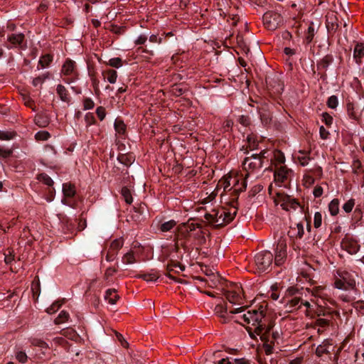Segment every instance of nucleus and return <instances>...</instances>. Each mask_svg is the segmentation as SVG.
<instances>
[{
  "label": "nucleus",
  "instance_id": "f257e3e1",
  "mask_svg": "<svg viewBox=\"0 0 364 364\" xmlns=\"http://www.w3.org/2000/svg\"><path fill=\"white\" fill-rule=\"evenodd\" d=\"M184 277L187 279H179L176 277L173 276V274H164V277H161L159 274H136V277L139 279H141L144 281H146L147 282L150 283H155V282H168V280H173L175 282L180 283V284H191V282L189 280V279H191L192 280L198 281L199 284H201L202 287H205L206 285L210 287H217L218 283L220 282L218 279H210L209 280L205 278H203L199 276H193L191 275V277H188V274H182Z\"/></svg>",
  "mask_w": 364,
  "mask_h": 364
},
{
  "label": "nucleus",
  "instance_id": "f03ea898",
  "mask_svg": "<svg viewBox=\"0 0 364 364\" xmlns=\"http://www.w3.org/2000/svg\"><path fill=\"white\" fill-rule=\"evenodd\" d=\"M265 311L264 310H252L247 311L242 316L245 322L250 323L252 322V325L255 326V333L257 334L262 333L268 328L265 323H262L263 318L265 317Z\"/></svg>",
  "mask_w": 364,
  "mask_h": 364
},
{
  "label": "nucleus",
  "instance_id": "7ed1b4c3",
  "mask_svg": "<svg viewBox=\"0 0 364 364\" xmlns=\"http://www.w3.org/2000/svg\"><path fill=\"white\" fill-rule=\"evenodd\" d=\"M266 153L267 151L263 150L258 154H252L251 156L246 157L244 159L242 166L247 171V173L245 175V179L249 176L250 172H253L262 168Z\"/></svg>",
  "mask_w": 364,
  "mask_h": 364
},
{
  "label": "nucleus",
  "instance_id": "20e7f679",
  "mask_svg": "<svg viewBox=\"0 0 364 364\" xmlns=\"http://www.w3.org/2000/svg\"><path fill=\"white\" fill-rule=\"evenodd\" d=\"M335 275L334 286L336 288L348 291L355 287V280L351 274H338Z\"/></svg>",
  "mask_w": 364,
  "mask_h": 364
},
{
  "label": "nucleus",
  "instance_id": "39448f33",
  "mask_svg": "<svg viewBox=\"0 0 364 364\" xmlns=\"http://www.w3.org/2000/svg\"><path fill=\"white\" fill-rule=\"evenodd\" d=\"M262 18L264 26L271 31L277 29L283 21L282 16L274 11H267Z\"/></svg>",
  "mask_w": 364,
  "mask_h": 364
},
{
  "label": "nucleus",
  "instance_id": "423d86ee",
  "mask_svg": "<svg viewBox=\"0 0 364 364\" xmlns=\"http://www.w3.org/2000/svg\"><path fill=\"white\" fill-rule=\"evenodd\" d=\"M224 213V208H214L210 213H206L204 215L208 223L215 228H220L224 226V220L222 216Z\"/></svg>",
  "mask_w": 364,
  "mask_h": 364
},
{
  "label": "nucleus",
  "instance_id": "0eeeda50",
  "mask_svg": "<svg viewBox=\"0 0 364 364\" xmlns=\"http://www.w3.org/2000/svg\"><path fill=\"white\" fill-rule=\"evenodd\" d=\"M255 264L259 271L264 272L271 265L273 255L269 251H263L257 253L255 257Z\"/></svg>",
  "mask_w": 364,
  "mask_h": 364
},
{
  "label": "nucleus",
  "instance_id": "6e6552de",
  "mask_svg": "<svg viewBox=\"0 0 364 364\" xmlns=\"http://www.w3.org/2000/svg\"><path fill=\"white\" fill-rule=\"evenodd\" d=\"M257 109L259 114L262 124L264 126L269 125L272 120V114L270 111L269 105L265 102H262L259 103V105L257 107Z\"/></svg>",
  "mask_w": 364,
  "mask_h": 364
},
{
  "label": "nucleus",
  "instance_id": "1a4fd4ad",
  "mask_svg": "<svg viewBox=\"0 0 364 364\" xmlns=\"http://www.w3.org/2000/svg\"><path fill=\"white\" fill-rule=\"evenodd\" d=\"M61 73L64 75H72V80H65V82L68 84L72 82L75 79L77 78V76L75 62L71 59H67L62 66Z\"/></svg>",
  "mask_w": 364,
  "mask_h": 364
},
{
  "label": "nucleus",
  "instance_id": "9d476101",
  "mask_svg": "<svg viewBox=\"0 0 364 364\" xmlns=\"http://www.w3.org/2000/svg\"><path fill=\"white\" fill-rule=\"evenodd\" d=\"M25 41V36L23 33H12L7 36L8 44L6 47L8 49L14 48H22Z\"/></svg>",
  "mask_w": 364,
  "mask_h": 364
},
{
  "label": "nucleus",
  "instance_id": "9b49d317",
  "mask_svg": "<svg viewBox=\"0 0 364 364\" xmlns=\"http://www.w3.org/2000/svg\"><path fill=\"white\" fill-rule=\"evenodd\" d=\"M139 250L134 247L129 252L123 255L122 257L121 266L123 267L124 265L133 264L135 262L139 261Z\"/></svg>",
  "mask_w": 364,
  "mask_h": 364
},
{
  "label": "nucleus",
  "instance_id": "f8f14e48",
  "mask_svg": "<svg viewBox=\"0 0 364 364\" xmlns=\"http://www.w3.org/2000/svg\"><path fill=\"white\" fill-rule=\"evenodd\" d=\"M287 245L284 241H279L277 245L274 265H282L287 256Z\"/></svg>",
  "mask_w": 364,
  "mask_h": 364
},
{
  "label": "nucleus",
  "instance_id": "ddd939ff",
  "mask_svg": "<svg viewBox=\"0 0 364 364\" xmlns=\"http://www.w3.org/2000/svg\"><path fill=\"white\" fill-rule=\"evenodd\" d=\"M273 328V324L270 323L268 325V328L266 331H264L262 333L258 334L260 336L261 340L264 342V348L266 354L269 355L273 352L274 342L269 341L268 335Z\"/></svg>",
  "mask_w": 364,
  "mask_h": 364
},
{
  "label": "nucleus",
  "instance_id": "4468645a",
  "mask_svg": "<svg viewBox=\"0 0 364 364\" xmlns=\"http://www.w3.org/2000/svg\"><path fill=\"white\" fill-rule=\"evenodd\" d=\"M326 24L328 32L331 34H334L339 27L338 19L336 15L333 13L328 14L326 16Z\"/></svg>",
  "mask_w": 364,
  "mask_h": 364
},
{
  "label": "nucleus",
  "instance_id": "2eb2a0df",
  "mask_svg": "<svg viewBox=\"0 0 364 364\" xmlns=\"http://www.w3.org/2000/svg\"><path fill=\"white\" fill-rule=\"evenodd\" d=\"M343 250H346L351 255L355 254L360 249V245L357 241L352 239H345L341 242Z\"/></svg>",
  "mask_w": 364,
  "mask_h": 364
},
{
  "label": "nucleus",
  "instance_id": "dca6fc26",
  "mask_svg": "<svg viewBox=\"0 0 364 364\" xmlns=\"http://www.w3.org/2000/svg\"><path fill=\"white\" fill-rule=\"evenodd\" d=\"M334 58L331 54H327L323 56L319 61L316 63L317 70L319 71H323V76H325V72L327 70L328 66L333 62Z\"/></svg>",
  "mask_w": 364,
  "mask_h": 364
},
{
  "label": "nucleus",
  "instance_id": "f3484780",
  "mask_svg": "<svg viewBox=\"0 0 364 364\" xmlns=\"http://www.w3.org/2000/svg\"><path fill=\"white\" fill-rule=\"evenodd\" d=\"M364 57V43H357L353 50V58L357 64L362 63V58Z\"/></svg>",
  "mask_w": 364,
  "mask_h": 364
},
{
  "label": "nucleus",
  "instance_id": "a211bd4d",
  "mask_svg": "<svg viewBox=\"0 0 364 364\" xmlns=\"http://www.w3.org/2000/svg\"><path fill=\"white\" fill-rule=\"evenodd\" d=\"M34 122L40 127H46L50 124V117L46 113H39L36 115Z\"/></svg>",
  "mask_w": 364,
  "mask_h": 364
},
{
  "label": "nucleus",
  "instance_id": "6ab92c4d",
  "mask_svg": "<svg viewBox=\"0 0 364 364\" xmlns=\"http://www.w3.org/2000/svg\"><path fill=\"white\" fill-rule=\"evenodd\" d=\"M225 296L228 301L232 304L240 305L242 304V297L241 294H237V292L225 291Z\"/></svg>",
  "mask_w": 364,
  "mask_h": 364
},
{
  "label": "nucleus",
  "instance_id": "aec40b11",
  "mask_svg": "<svg viewBox=\"0 0 364 364\" xmlns=\"http://www.w3.org/2000/svg\"><path fill=\"white\" fill-rule=\"evenodd\" d=\"M290 171H291L286 166H282L274 173L275 180L280 182H284L287 178L288 174Z\"/></svg>",
  "mask_w": 364,
  "mask_h": 364
},
{
  "label": "nucleus",
  "instance_id": "412c9836",
  "mask_svg": "<svg viewBox=\"0 0 364 364\" xmlns=\"http://www.w3.org/2000/svg\"><path fill=\"white\" fill-rule=\"evenodd\" d=\"M117 160L126 166H129L134 161L135 157L132 153L121 154L117 156Z\"/></svg>",
  "mask_w": 364,
  "mask_h": 364
},
{
  "label": "nucleus",
  "instance_id": "4be33fe9",
  "mask_svg": "<svg viewBox=\"0 0 364 364\" xmlns=\"http://www.w3.org/2000/svg\"><path fill=\"white\" fill-rule=\"evenodd\" d=\"M331 343L329 341L325 340L322 344L319 345L316 349V355L318 357H321L323 354L330 355L331 352L328 350V346H331Z\"/></svg>",
  "mask_w": 364,
  "mask_h": 364
},
{
  "label": "nucleus",
  "instance_id": "5701e85b",
  "mask_svg": "<svg viewBox=\"0 0 364 364\" xmlns=\"http://www.w3.org/2000/svg\"><path fill=\"white\" fill-rule=\"evenodd\" d=\"M56 92L59 96L60 99L65 102H70V97L68 92L65 86L63 85H58L56 87Z\"/></svg>",
  "mask_w": 364,
  "mask_h": 364
},
{
  "label": "nucleus",
  "instance_id": "b1692460",
  "mask_svg": "<svg viewBox=\"0 0 364 364\" xmlns=\"http://www.w3.org/2000/svg\"><path fill=\"white\" fill-rule=\"evenodd\" d=\"M119 298L115 289H109L105 292V299L110 304H115Z\"/></svg>",
  "mask_w": 364,
  "mask_h": 364
},
{
  "label": "nucleus",
  "instance_id": "393cba45",
  "mask_svg": "<svg viewBox=\"0 0 364 364\" xmlns=\"http://www.w3.org/2000/svg\"><path fill=\"white\" fill-rule=\"evenodd\" d=\"M348 115L350 118L358 121L360 119V114L355 110L354 104L348 102L346 105Z\"/></svg>",
  "mask_w": 364,
  "mask_h": 364
},
{
  "label": "nucleus",
  "instance_id": "a878e982",
  "mask_svg": "<svg viewBox=\"0 0 364 364\" xmlns=\"http://www.w3.org/2000/svg\"><path fill=\"white\" fill-rule=\"evenodd\" d=\"M63 192L66 197L71 198L74 196L75 194L74 185L71 183H64L63 185Z\"/></svg>",
  "mask_w": 364,
  "mask_h": 364
},
{
  "label": "nucleus",
  "instance_id": "bb28decb",
  "mask_svg": "<svg viewBox=\"0 0 364 364\" xmlns=\"http://www.w3.org/2000/svg\"><path fill=\"white\" fill-rule=\"evenodd\" d=\"M188 90L186 86L181 84H176L172 86L171 92L173 95L179 97Z\"/></svg>",
  "mask_w": 364,
  "mask_h": 364
},
{
  "label": "nucleus",
  "instance_id": "cd10ccee",
  "mask_svg": "<svg viewBox=\"0 0 364 364\" xmlns=\"http://www.w3.org/2000/svg\"><path fill=\"white\" fill-rule=\"evenodd\" d=\"M105 77H106L108 82L111 84H114L117 81V73L114 70H108L103 73Z\"/></svg>",
  "mask_w": 364,
  "mask_h": 364
},
{
  "label": "nucleus",
  "instance_id": "c85d7f7f",
  "mask_svg": "<svg viewBox=\"0 0 364 364\" xmlns=\"http://www.w3.org/2000/svg\"><path fill=\"white\" fill-rule=\"evenodd\" d=\"M328 209L330 211V213L331 215H336L338 213L339 211V200L338 199H333L332 200L329 205H328Z\"/></svg>",
  "mask_w": 364,
  "mask_h": 364
},
{
  "label": "nucleus",
  "instance_id": "c756f323",
  "mask_svg": "<svg viewBox=\"0 0 364 364\" xmlns=\"http://www.w3.org/2000/svg\"><path fill=\"white\" fill-rule=\"evenodd\" d=\"M123 245H124L123 239L118 238V239L114 240L110 243L109 248H110L111 250H112L118 253L119 250L123 247Z\"/></svg>",
  "mask_w": 364,
  "mask_h": 364
},
{
  "label": "nucleus",
  "instance_id": "7c9ffc66",
  "mask_svg": "<svg viewBox=\"0 0 364 364\" xmlns=\"http://www.w3.org/2000/svg\"><path fill=\"white\" fill-rule=\"evenodd\" d=\"M121 194L127 204H131L133 201L131 191L126 186L121 190Z\"/></svg>",
  "mask_w": 364,
  "mask_h": 364
},
{
  "label": "nucleus",
  "instance_id": "2f4dec72",
  "mask_svg": "<svg viewBox=\"0 0 364 364\" xmlns=\"http://www.w3.org/2000/svg\"><path fill=\"white\" fill-rule=\"evenodd\" d=\"M315 35V29L314 23L311 22L308 27L307 32L305 37V41L307 44H309L314 39Z\"/></svg>",
  "mask_w": 364,
  "mask_h": 364
},
{
  "label": "nucleus",
  "instance_id": "473e14b6",
  "mask_svg": "<svg viewBox=\"0 0 364 364\" xmlns=\"http://www.w3.org/2000/svg\"><path fill=\"white\" fill-rule=\"evenodd\" d=\"M53 60V56L50 54H46L43 55L38 62V64L41 65V68H44L46 67L49 66L50 63Z\"/></svg>",
  "mask_w": 364,
  "mask_h": 364
},
{
  "label": "nucleus",
  "instance_id": "72a5a7b5",
  "mask_svg": "<svg viewBox=\"0 0 364 364\" xmlns=\"http://www.w3.org/2000/svg\"><path fill=\"white\" fill-rule=\"evenodd\" d=\"M38 180L43 182L44 184L51 186L53 184L52 178L46 173H42L38 176Z\"/></svg>",
  "mask_w": 364,
  "mask_h": 364
},
{
  "label": "nucleus",
  "instance_id": "f704fd0d",
  "mask_svg": "<svg viewBox=\"0 0 364 364\" xmlns=\"http://www.w3.org/2000/svg\"><path fill=\"white\" fill-rule=\"evenodd\" d=\"M69 318V314L65 311H62L55 319L54 323L56 325L60 324L66 321Z\"/></svg>",
  "mask_w": 364,
  "mask_h": 364
},
{
  "label": "nucleus",
  "instance_id": "c9c22d12",
  "mask_svg": "<svg viewBox=\"0 0 364 364\" xmlns=\"http://www.w3.org/2000/svg\"><path fill=\"white\" fill-rule=\"evenodd\" d=\"M49 76L50 73H46L45 74H43L42 75L35 77L32 82L33 85L36 87L38 85H42L46 79L49 78Z\"/></svg>",
  "mask_w": 364,
  "mask_h": 364
},
{
  "label": "nucleus",
  "instance_id": "e433bc0d",
  "mask_svg": "<svg viewBox=\"0 0 364 364\" xmlns=\"http://www.w3.org/2000/svg\"><path fill=\"white\" fill-rule=\"evenodd\" d=\"M176 225V221L173 220H171L169 221L162 223L160 226V230L162 232H168L171 230Z\"/></svg>",
  "mask_w": 364,
  "mask_h": 364
},
{
  "label": "nucleus",
  "instance_id": "4c0bfd02",
  "mask_svg": "<svg viewBox=\"0 0 364 364\" xmlns=\"http://www.w3.org/2000/svg\"><path fill=\"white\" fill-rule=\"evenodd\" d=\"M352 169H353V173L355 174H357V175L360 174L361 172L363 171V170L362 168V164L360 160H358V159L353 160V164H352Z\"/></svg>",
  "mask_w": 364,
  "mask_h": 364
},
{
  "label": "nucleus",
  "instance_id": "58836bf2",
  "mask_svg": "<svg viewBox=\"0 0 364 364\" xmlns=\"http://www.w3.org/2000/svg\"><path fill=\"white\" fill-rule=\"evenodd\" d=\"M299 153L301 154L302 156H299L298 160L302 166H305L309 164L310 160L309 153H306L305 151H300Z\"/></svg>",
  "mask_w": 364,
  "mask_h": 364
},
{
  "label": "nucleus",
  "instance_id": "ea45409f",
  "mask_svg": "<svg viewBox=\"0 0 364 364\" xmlns=\"http://www.w3.org/2000/svg\"><path fill=\"white\" fill-rule=\"evenodd\" d=\"M285 204L289 206L291 208L296 209L298 206H299V203L296 199L291 198L289 196H286L283 200Z\"/></svg>",
  "mask_w": 364,
  "mask_h": 364
},
{
  "label": "nucleus",
  "instance_id": "a19ab883",
  "mask_svg": "<svg viewBox=\"0 0 364 364\" xmlns=\"http://www.w3.org/2000/svg\"><path fill=\"white\" fill-rule=\"evenodd\" d=\"M235 215V211L234 212V213L232 214L230 212L227 211L225 209H224V213L222 216V220H224V225L230 223L234 219Z\"/></svg>",
  "mask_w": 364,
  "mask_h": 364
},
{
  "label": "nucleus",
  "instance_id": "79ce46f5",
  "mask_svg": "<svg viewBox=\"0 0 364 364\" xmlns=\"http://www.w3.org/2000/svg\"><path fill=\"white\" fill-rule=\"evenodd\" d=\"M114 128H115V130L119 134H124L126 130V125L124 124L123 121L119 120V119H116L115 122H114Z\"/></svg>",
  "mask_w": 364,
  "mask_h": 364
},
{
  "label": "nucleus",
  "instance_id": "37998d69",
  "mask_svg": "<svg viewBox=\"0 0 364 364\" xmlns=\"http://www.w3.org/2000/svg\"><path fill=\"white\" fill-rule=\"evenodd\" d=\"M62 304H63V301H55V302H53L52 304V305H50L48 308H47L46 312L50 314L56 312L60 309Z\"/></svg>",
  "mask_w": 364,
  "mask_h": 364
},
{
  "label": "nucleus",
  "instance_id": "c03bdc74",
  "mask_svg": "<svg viewBox=\"0 0 364 364\" xmlns=\"http://www.w3.org/2000/svg\"><path fill=\"white\" fill-rule=\"evenodd\" d=\"M50 136V134L47 131H40L38 132L36 135L35 138L38 141H46L48 140Z\"/></svg>",
  "mask_w": 364,
  "mask_h": 364
},
{
  "label": "nucleus",
  "instance_id": "a18cd8bd",
  "mask_svg": "<svg viewBox=\"0 0 364 364\" xmlns=\"http://www.w3.org/2000/svg\"><path fill=\"white\" fill-rule=\"evenodd\" d=\"M107 65L113 68H119L122 65V60L118 57L113 58L109 60Z\"/></svg>",
  "mask_w": 364,
  "mask_h": 364
},
{
  "label": "nucleus",
  "instance_id": "49530a36",
  "mask_svg": "<svg viewBox=\"0 0 364 364\" xmlns=\"http://www.w3.org/2000/svg\"><path fill=\"white\" fill-rule=\"evenodd\" d=\"M16 358L21 363H25L28 360V356L24 351L17 350L16 352Z\"/></svg>",
  "mask_w": 364,
  "mask_h": 364
},
{
  "label": "nucleus",
  "instance_id": "de8ad7c7",
  "mask_svg": "<svg viewBox=\"0 0 364 364\" xmlns=\"http://www.w3.org/2000/svg\"><path fill=\"white\" fill-rule=\"evenodd\" d=\"M31 344L34 346L38 347L41 349H47L48 348V345L41 339L35 338L31 341Z\"/></svg>",
  "mask_w": 364,
  "mask_h": 364
},
{
  "label": "nucleus",
  "instance_id": "09e8293b",
  "mask_svg": "<svg viewBox=\"0 0 364 364\" xmlns=\"http://www.w3.org/2000/svg\"><path fill=\"white\" fill-rule=\"evenodd\" d=\"M16 136L15 132L0 131V139L1 140H10Z\"/></svg>",
  "mask_w": 364,
  "mask_h": 364
},
{
  "label": "nucleus",
  "instance_id": "8fccbe9b",
  "mask_svg": "<svg viewBox=\"0 0 364 364\" xmlns=\"http://www.w3.org/2000/svg\"><path fill=\"white\" fill-rule=\"evenodd\" d=\"M247 187V183L245 180H243V181L241 183V184L239 183V181L237 180V182L234 184V191L239 193L242 192L246 189Z\"/></svg>",
  "mask_w": 364,
  "mask_h": 364
},
{
  "label": "nucleus",
  "instance_id": "3c124183",
  "mask_svg": "<svg viewBox=\"0 0 364 364\" xmlns=\"http://www.w3.org/2000/svg\"><path fill=\"white\" fill-rule=\"evenodd\" d=\"M338 103V97L336 95H331L327 100V105L331 109H335L337 107Z\"/></svg>",
  "mask_w": 364,
  "mask_h": 364
},
{
  "label": "nucleus",
  "instance_id": "603ef678",
  "mask_svg": "<svg viewBox=\"0 0 364 364\" xmlns=\"http://www.w3.org/2000/svg\"><path fill=\"white\" fill-rule=\"evenodd\" d=\"M230 289L228 290V291L237 292L240 294H241V292L242 291V288L240 284L231 282L230 283Z\"/></svg>",
  "mask_w": 364,
  "mask_h": 364
},
{
  "label": "nucleus",
  "instance_id": "864d4df0",
  "mask_svg": "<svg viewBox=\"0 0 364 364\" xmlns=\"http://www.w3.org/2000/svg\"><path fill=\"white\" fill-rule=\"evenodd\" d=\"M354 205H355V200L350 199L343 205V209L344 210V211L346 213H350L352 211Z\"/></svg>",
  "mask_w": 364,
  "mask_h": 364
},
{
  "label": "nucleus",
  "instance_id": "5fc2aeb1",
  "mask_svg": "<svg viewBox=\"0 0 364 364\" xmlns=\"http://www.w3.org/2000/svg\"><path fill=\"white\" fill-rule=\"evenodd\" d=\"M321 223H322V215L319 212H316L314 214V226L315 228H318L321 227Z\"/></svg>",
  "mask_w": 364,
  "mask_h": 364
},
{
  "label": "nucleus",
  "instance_id": "6e6d98bb",
  "mask_svg": "<svg viewBox=\"0 0 364 364\" xmlns=\"http://www.w3.org/2000/svg\"><path fill=\"white\" fill-rule=\"evenodd\" d=\"M13 154V149L5 148V147H0V156L3 158H9Z\"/></svg>",
  "mask_w": 364,
  "mask_h": 364
},
{
  "label": "nucleus",
  "instance_id": "4d7b16f0",
  "mask_svg": "<svg viewBox=\"0 0 364 364\" xmlns=\"http://www.w3.org/2000/svg\"><path fill=\"white\" fill-rule=\"evenodd\" d=\"M322 121L325 123V124L328 127H331L333 123V117L327 112H323L322 114Z\"/></svg>",
  "mask_w": 364,
  "mask_h": 364
},
{
  "label": "nucleus",
  "instance_id": "13d9d810",
  "mask_svg": "<svg viewBox=\"0 0 364 364\" xmlns=\"http://www.w3.org/2000/svg\"><path fill=\"white\" fill-rule=\"evenodd\" d=\"M249 146L251 149H255L257 146V142L255 137L253 135H249L247 138Z\"/></svg>",
  "mask_w": 364,
  "mask_h": 364
},
{
  "label": "nucleus",
  "instance_id": "bf43d9fd",
  "mask_svg": "<svg viewBox=\"0 0 364 364\" xmlns=\"http://www.w3.org/2000/svg\"><path fill=\"white\" fill-rule=\"evenodd\" d=\"M117 252L111 250L110 248H108L107 255H106V259L108 262L114 261L117 255Z\"/></svg>",
  "mask_w": 364,
  "mask_h": 364
},
{
  "label": "nucleus",
  "instance_id": "052dcab7",
  "mask_svg": "<svg viewBox=\"0 0 364 364\" xmlns=\"http://www.w3.org/2000/svg\"><path fill=\"white\" fill-rule=\"evenodd\" d=\"M83 106L85 109H91L94 107L95 103L90 98H85L83 100Z\"/></svg>",
  "mask_w": 364,
  "mask_h": 364
},
{
  "label": "nucleus",
  "instance_id": "680f3d73",
  "mask_svg": "<svg viewBox=\"0 0 364 364\" xmlns=\"http://www.w3.org/2000/svg\"><path fill=\"white\" fill-rule=\"evenodd\" d=\"M296 229H297V232L295 235V237L299 239L302 238V237L304 236V229L303 225L301 223H297Z\"/></svg>",
  "mask_w": 364,
  "mask_h": 364
},
{
  "label": "nucleus",
  "instance_id": "e2e57ef3",
  "mask_svg": "<svg viewBox=\"0 0 364 364\" xmlns=\"http://www.w3.org/2000/svg\"><path fill=\"white\" fill-rule=\"evenodd\" d=\"M183 226L186 228V231L187 232V233L194 231L196 228H200V225L199 224L189 223L183 224Z\"/></svg>",
  "mask_w": 364,
  "mask_h": 364
},
{
  "label": "nucleus",
  "instance_id": "0e129e2a",
  "mask_svg": "<svg viewBox=\"0 0 364 364\" xmlns=\"http://www.w3.org/2000/svg\"><path fill=\"white\" fill-rule=\"evenodd\" d=\"M96 114H97L98 118L100 119V120L102 121L106 116V112H105V107H101V106L98 107L96 109Z\"/></svg>",
  "mask_w": 364,
  "mask_h": 364
},
{
  "label": "nucleus",
  "instance_id": "69168bd1",
  "mask_svg": "<svg viewBox=\"0 0 364 364\" xmlns=\"http://www.w3.org/2000/svg\"><path fill=\"white\" fill-rule=\"evenodd\" d=\"M263 189V186L261 184H257L253 186L250 191V193L252 196H255L256 194L259 193Z\"/></svg>",
  "mask_w": 364,
  "mask_h": 364
},
{
  "label": "nucleus",
  "instance_id": "338daca9",
  "mask_svg": "<svg viewBox=\"0 0 364 364\" xmlns=\"http://www.w3.org/2000/svg\"><path fill=\"white\" fill-rule=\"evenodd\" d=\"M239 122L245 127H247L250 124V119L248 116L241 115L239 118Z\"/></svg>",
  "mask_w": 364,
  "mask_h": 364
},
{
  "label": "nucleus",
  "instance_id": "774afa93",
  "mask_svg": "<svg viewBox=\"0 0 364 364\" xmlns=\"http://www.w3.org/2000/svg\"><path fill=\"white\" fill-rule=\"evenodd\" d=\"M319 134L322 139H328L329 136V132L326 130L323 126L320 127L319 129Z\"/></svg>",
  "mask_w": 364,
  "mask_h": 364
}]
</instances>
